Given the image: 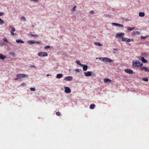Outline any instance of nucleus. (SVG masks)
<instances>
[{"instance_id": "nucleus-19", "label": "nucleus", "mask_w": 149, "mask_h": 149, "mask_svg": "<svg viewBox=\"0 0 149 149\" xmlns=\"http://www.w3.org/2000/svg\"><path fill=\"white\" fill-rule=\"evenodd\" d=\"M63 76V74H57L56 75V78L58 79L60 78Z\"/></svg>"}, {"instance_id": "nucleus-39", "label": "nucleus", "mask_w": 149, "mask_h": 149, "mask_svg": "<svg viewBox=\"0 0 149 149\" xmlns=\"http://www.w3.org/2000/svg\"><path fill=\"white\" fill-rule=\"evenodd\" d=\"M146 37H147V36L146 37H144V36H141V38L142 39H145Z\"/></svg>"}, {"instance_id": "nucleus-14", "label": "nucleus", "mask_w": 149, "mask_h": 149, "mask_svg": "<svg viewBox=\"0 0 149 149\" xmlns=\"http://www.w3.org/2000/svg\"><path fill=\"white\" fill-rule=\"evenodd\" d=\"M16 41L17 43H24V41L21 39L19 40H16Z\"/></svg>"}, {"instance_id": "nucleus-47", "label": "nucleus", "mask_w": 149, "mask_h": 149, "mask_svg": "<svg viewBox=\"0 0 149 149\" xmlns=\"http://www.w3.org/2000/svg\"><path fill=\"white\" fill-rule=\"evenodd\" d=\"M94 76V77H96V74L95 73H94L93 74H92Z\"/></svg>"}, {"instance_id": "nucleus-32", "label": "nucleus", "mask_w": 149, "mask_h": 149, "mask_svg": "<svg viewBox=\"0 0 149 149\" xmlns=\"http://www.w3.org/2000/svg\"><path fill=\"white\" fill-rule=\"evenodd\" d=\"M112 24L113 25H114L116 26H118V23H112Z\"/></svg>"}, {"instance_id": "nucleus-52", "label": "nucleus", "mask_w": 149, "mask_h": 149, "mask_svg": "<svg viewBox=\"0 0 149 149\" xmlns=\"http://www.w3.org/2000/svg\"><path fill=\"white\" fill-rule=\"evenodd\" d=\"M148 22H149V20H148Z\"/></svg>"}, {"instance_id": "nucleus-3", "label": "nucleus", "mask_w": 149, "mask_h": 149, "mask_svg": "<svg viewBox=\"0 0 149 149\" xmlns=\"http://www.w3.org/2000/svg\"><path fill=\"white\" fill-rule=\"evenodd\" d=\"M16 77H18L19 79H20L25 77H28V76L25 74H18L16 75Z\"/></svg>"}, {"instance_id": "nucleus-24", "label": "nucleus", "mask_w": 149, "mask_h": 149, "mask_svg": "<svg viewBox=\"0 0 149 149\" xmlns=\"http://www.w3.org/2000/svg\"><path fill=\"white\" fill-rule=\"evenodd\" d=\"M127 38L123 37L122 39L123 41H127Z\"/></svg>"}, {"instance_id": "nucleus-28", "label": "nucleus", "mask_w": 149, "mask_h": 149, "mask_svg": "<svg viewBox=\"0 0 149 149\" xmlns=\"http://www.w3.org/2000/svg\"><path fill=\"white\" fill-rule=\"evenodd\" d=\"M141 56H148V54L146 53H143L141 54Z\"/></svg>"}, {"instance_id": "nucleus-43", "label": "nucleus", "mask_w": 149, "mask_h": 149, "mask_svg": "<svg viewBox=\"0 0 149 149\" xmlns=\"http://www.w3.org/2000/svg\"><path fill=\"white\" fill-rule=\"evenodd\" d=\"M41 43L40 41H36V43H37L38 44H39Z\"/></svg>"}, {"instance_id": "nucleus-33", "label": "nucleus", "mask_w": 149, "mask_h": 149, "mask_svg": "<svg viewBox=\"0 0 149 149\" xmlns=\"http://www.w3.org/2000/svg\"><path fill=\"white\" fill-rule=\"evenodd\" d=\"M30 90L32 91H35V88H30Z\"/></svg>"}, {"instance_id": "nucleus-7", "label": "nucleus", "mask_w": 149, "mask_h": 149, "mask_svg": "<svg viewBox=\"0 0 149 149\" xmlns=\"http://www.w3.org/2000/svg\"><path fill=\"white\" fill-rule=\"evenodd\" d=\"M65 89V92L66 93H69L71 92V91L70 88L68 87H64Z\"/></svg>"}, {"instance_id": "nucleus-25", "label": "nucleus", "mask_w": 149, "mask_h": 149, "mask_svg": "<svg viewBox=\"0 0 149 149\" xmlns=\"http://www.w3.org/2000/svg\"><path fill=\"white\" fill-rule=\"evenodd\" d=\"M134 41V40L133 39H128L127 38V42H130V41Z\"/></svg>"}, {"instance_id": "nucleus-34", "label": "nucleus", "mask_w": 149, "mask_h": 149, "mask_svg": "<svg viewBox=\"0 0 149 149\" xmlns=\"http://www.w3.org/2000/svg\"><path fill=\"white\" fill-rule=\"evenodd\" d=\"M21 20H23L24 21H26V19L24 17H22L21 18Z\"/></svg>"}, {"instance_id": "nucleus-6", "label": "nucleus", "mask_w": 149, "mask_h": 149, "mask_svg": "<svg viewBox=\"0 0 149 149\" xmlns=\"http://www.w3.org/2000/svg\"><path fill=\"white\" fill-rule=\"evenodd\" d=\"M140 70L141 71L144 70L146 72H149V68L145 67H142L140 68Z\"/></svg>"}, {"instance_id": "nucleus-9", "label": "nucleus", "mask_w": 149, "mask_h": 149, "mask_svg": "<svg viewBox=\"0 0 149 149\" xmlns=\"http://www.w3.org/2000/svg\"><path fill=\"white\" fill-rule=\"evenodd\" d=\"M125 71L126 73L130 74L133 73V71L130 69H126L125 70Z\"/></svg>"}, {"instance_id": "nucleus-23", "label": "nucleus", "mask_w": 149, "mask_h": 149, "mask_svg": "<svg viewBox=\"0 0 149 149\" xmlns=\"http://www.w3.org/2000/svg\"><path fill=\"white\" fill-rule=\"evenodd\" d=\"M76 63L77 64H78L79 65H80L81 66V65H82V64H81V63H80V61H79V60H77V61H76Z\"/></svg>"}, {"instance_id": "nucleus-5", "label": "nucleus", "mask_w": 149, "mask_h": 149, "mask_svg": "<svg viewBox=\"0 0 149 149\" xmlns=\"http://www.w3.org/2000/svg\"><path fill=\"white\" fill-rule=\"evenodd\" d=\"M38 55L40 56H48V54L47 53L45 52H39L38 53Z\"/></svg>"}, {"instance_id": "nucleus-27", "label": "nucleus", "mask_w": 149, "mask_h": 149, "mask_svg": "<svg viewBox=\"0 0 149 149\" xmlns=\"http://www.w3.org/2000/svg\"><path fill=\"white\" fill-rule=\"evenodd\" d=\"M77 6H74L73 8L71 10L72 11H74L75 10Z\"/></svg>"}, {"instance_id": "nucleus-31", "label": "nucleus", "mask_w": 149, "mask_h": 149, "mask_svg": "<svg viewBox=\"0 0 149 149\" xmlns=\"http://www.w3.org/2000/svg\"><path fill=\"white\" fill-rule=\"evenodd\" d=\"M81 71V70L79 69H76L75 70V71L77 72H79Z\"/></svg>"}, {"instance_id": "nucleus-1", "label": "nucleus", "mask_w": 149, "mask_h": 149, "mask_svg": "<svg viewBox=\"0 0 149 149\" xmlns=\"http://www.w3.org/2000/svg\"><path fill=\"white\" fill-rule=\"evenodd\" d=\"M132 65L133 66L137 67H139L143 66V64L142 63H140L138 61H136L134 60L132 61Z\"/></svg>"}, {"instance_id": "nucleus-41", "label": "nucleus", "mask_w": 149, "mask_h": 149, "mask_svg": "<svg viewBox=\"0 0 149 149\" xmlns=\"http://www.w3.org/2000/svg\"><path fill=\"white\" fill-rule=\"evenodd\" d=\"M4 13L3 12H0V16H2L3 15Z\"/></svg>"}, {"instance_id": "nucleus-44", "label": "nucleus", "mask_w": 149, "mask_h": 149, "mask_svg": "<svg viewBox=\"0 0 149 149\" xmlns=\"http://www.w3.org/2000/svg\"><path fill=\"white\" fill-rule=\"evenodd\" d=\"M31 1L34 2H38V0H31Z\"/></svg>"}, {"instance_id": "nucleus-50", "label": "nucleus", "mask_w": 149, "mask_h": 149, "mask_svg": "<svg viewBox=\"0 0 149 149\" xmlns=\"http://www.w3.org/2000/svg\"><path fill=\"white\" fill-rule=\"evenodd\" d=\"M49 75H49V74H47V76H49Z\"/></svg>"}, {"instance_id": "nucleus-40", "label": "nucleus", "mask_w": 149, "mask_h": 149, "mask_svg": "<svg viewBox=\"0 0 149 149\" xmlns=\"http://www.w3.org/2000/svg\"><path fill=\"white\" fill-rule=\"evenodd\" d=\"M31 35L33 37H35V36L37 37L38 36L36 34L34 35V34H31Z\"/></svg>"}, {"instance_id": "nucleus-35", "label": "nucleus", "mask_w": 149, "mask_h": 149, "mask_svg": "<svg viewBox=\"0 0 149 149\" xmlns=\"http://www.w3.org/2000/svg\"><path fill=\"white\" fill-rule=\"evenodd\" d=\"M139 32L137 31H135L133 33V34H139Z\"/></svg>"}, {"instance_id": "nucleus-16", "label": "nucleus", "mask_w": 149, "mask_h": 149, "mask_svg": "<svg viewBox=\"0 0 149 149\" xmlns=\"http://www.w3.org/2000/svg\"><path fill=\"white\" fill-rule=\"evenodd\" d=\"M111 80L108 78H105L104 79V81L105 83H108V82H111Z\"/></svg>"}, {"instance_id": "nucleus-46", "label": "nucleus", "mask_w": 149, "mask_h": 149, "mask_svg": "<svg viewBox=\"0 0 149 149\" xmlns=\"http://www.w3.org/2000/svg\"><path fill=\"white\" fill-rule=\"evenodd\" d=\"M10 54H12V55H14V52H10Z\"/></svg>"}, {"instance_id": "nucleus-17", "label": "nucleus", "mask_w": 149, "mask_h": 149, "mask_svg": "<svg viewBox=\"0 0 149 149\" xmlns=\"http://www.w3.org/2000/svg\"><path fill=\"white\" fill-rule=\"evenodd\" d=\"M145 15V13L143 12H140L139 13V16L140 17H144Z\"/></svg>"}, {"instance_id": "nucleus-42", "label": "nucleus", "mask_w": 149, "mask_h": 149, "mask_svg": "<svg viewBox=\"0 0 149 149\" xmlns=\"http://www.w3.org/2000/svg\"><path fill=\"white\" fill-rule=\"evenodd\" d=\"M90 13L92 14H93L94 13V11L93 10H91L90 12Z\"/></svg>"}, {"instance_id": "nucleus-11", "label": "nucleus", "mask_w": 149, "mask_h": 149, "mask_svg": "<svg viewBox=\"0 0 149 149\" xmlns=\"http://www.w3.org/2000/svg\"><path fill=\"white\" fill-rule=\"evenodd\" d=\"M124 33H117L116 35V37L119 38L120 37L123 36H124Z\"/></svg>"}, {"instance_id": "nucleus-26", "label": "nucleus", "mask_w": 149, "mask_h": 149, "mask_svg": "<svg viewBox=\"0 0 149 149\" xmlns=\"http://www.w3.org/2000/svg\"><path fill=\"white\" fill-rule=\"evenodd\" d=\"M4 23V21L0 18V24H3Z\"/></svg>"}, {"instance_id": "nucleus-45", "label": "nucleus", "mask_w": 149, "mask_h": 149, "mask_svg": "<svg viewBox=\"0 0 149 149\" xmlns=\"http://www.w3.org/2000/svg\"><path fill=\"white\" fill-rule=\"evenodd\" d=\"M26 85V84L24 83H23L22 84V86H25Z\"/></svg>"}, {"instance_id": "nucleus-12", "label": "nucleus", "mask_w": 149, "mask_h": 149, "mask_svg": "<svg viewBox=\"0 0 149 149\" xmlns=\"http://www.w3.org/2000/svg\"><path fill=\"white\" fill-rule=\"evenodd\" d=\"M139 59L141 60V61L144 63H147L148 62L147 61H146L143 57H141Z\"/></svg>"}, {"instance_id": "nucleus-10", "label": "nucleus", "mask_w": 149, "mask_h": 149, "mask_svg": "<svg viewBox=\"0 0 149 149\" xmlns=\"http://www.w3.org/2000/svg\"><path fill=\"white\" fill-rule=\"evenodd\" d=\"M72 77L71 76H68L67 77H66L65 78V80L67 81H70L72 80Z\"/></svg>"}, {"instance_id": "nucleus-4", "label": "nucleus", "mask_w": 149, "mask_h": 149, "mask_svg": "<svg viewBox=\"0 0 149 149\" xmlns=\"http://www.w3.org/2000/svg\"><path fill=\"white\" fill-rule=\"evenodd\" d=\"M10 28H11V30L10 31V33L12 36H16L17 35V34L16 33H14V32L15 31V28L13 27V26H10Z\"/></svg>"}, {"instance_id": "nucleus-22", "label": "nucleus", "mask_w": 149, "mask_h": 149, "mask_svg": "<svg viewBox=\"0 0 149 149\" xmlns=\"http://www.w3.org/2000/svg\"><path fill=\"white\" fill-rule=\"evenodd\" d=\"M127 29L129 31H132V30H133L134 29V27H127Z\"/></svg>"}, {"instance_id": "nucleus-2", "label": "nucleus", "mask_w": 149, "mask_h": 149, "mask_svg": "<svg viewBox=\"0 0 149 149\" xmlns=\"http://www.w3.org/2000/svg\"><path fill=\"white\" fill-rule=\"evenodd\" d=\"M103 62H108L109 63H111L113 62V61L110 58H99Z\"/></svg>"}, {"instance_id": "nucleus-51", "label": "nucleus", "mask_w": 149, "mask_h": 149, "mask_svg": "<svg viewBox=\"0 0 149 149\" xmlns=\"http://www.w3.org/2000/svg\"><path fill=\"white\" fill-rule=\"evenodd\" d=\"M106 17H107V15H106Z\"/></svg>"}, {"instance_id": "nucleus-49", "label": "nucleus", "mask_w": 149, "mask_h": 149, "mask_svg": "<svg viewBox=\"0 0 149 149\" xmlns=\"http://www.w3.org/2000/svg\"><path fill=\"white\" fill-rule=\"evenodd\" d=\"M31 67H33V68L35 67V66H33V65H31Z\"/></svg>"}, {"instance_id": "nucleus-15", "label": "nucleus", "mask_w": 149, "mask_h": 149, "mask_svg": "<svg viewBox=\"0 0 149 149\" xmlns=\"http://www.w3.org/2000/svg\"><path fill=\"white\" fill-rule=\"evenodd\" d=\"M6 56L2 54H0V58L2 60H3L6 58Z\"/></svg>"}, {"instance_id": "nucleus-13", "label": "nucleus", "mask_w": 149, "mask_h": 149, "mask_svg": "<svg viewBox=\"0 0 149 149\" xmlns=\"http://www.w3.org/2000/svg\"><path fill=\"white\" fill-rule=\"evenodd\" d=\"M81 66L83 67V69L84 71H86L87 70L88 67L86 65L82 64Z\"/></svg>"}, {"instance_id": "nucleus-8", "label": "nucleus", "mask_w": 149, "mask_h": 149, "mask_svg": "<svg viewBox=\"0 0 149 149\" xmlns=\"http://www.w3.org/2000/svg\"><path fill=\"white\" fill-rule=\"evenodd\" d=\"M93 72H92L88 71L84 72V74L85 75L86 77L90 76L91 75V74L93 73Z\"/></svg>"}, {"instance_id": "nucleus-30", "label": "nucleus", "mask_w": 149, "mask_h": 149, "mask_svg": "<svg viewBox=\"0 0 149 149\" xmlns=\"http://www.w3.org/2000/svg\"><path fill=\"white\" fill-rule=\"evenodd\" d=\"M56 113L57 116H60L61 115V113L59 111L56 112Z\"/></svg>"}, {"instance_id": "nucleus-21", "label": "nucleus", "mask_w": 149, "mask_h": 149, "mask_svg": "<svg viewBox=\"0 0 149 149\" xmlns=\"http://www.w3.org/2000/svg\"><path fill=\"white\" fill-rule=\"evenodd\" d=\"M95 105L94 104H91L90 105V109H93L94 108Z\"/></svg>"}, {"instance_id": "nucleus-29", "label": "nucleus", "mask_w": 149, "mask_h": 149, "mask_svg": "<svg viewBox=\"0 0 149 149\" xmlns=\"http://www.w3.org/2000/svg\"><path fill=\"white\" fill-rule=\"evenodd\" d=\"M142 79L143 80H144V81H148V79L147 78V77H145V78H142Z\"/></svg>"}, {"instance_id": "nucleus-36", "label": "nucleus", "mask_w": 149, "mask_h": 149, "mask_svg": "<svg viewBox=\"0 0 149 149\" xmlns=\"http://www.w3.org/2000/svg\"><path fill=\"white\" fill-rule=\"evenodd\" d=\"M50 47V46H47L45 47V49H47L49 48Z\"/></svg>"}, {"instance_id": "nucleus-48", "label": "nucleus", "mask_w": 149, "mask_h": 149, "mask_svg": "<svg viewBox=\"0 0 149 149\" xmlns=\"http://www.w3.org/2000/svg\"><path fill=\"white\" fill-rule=\"evenodd\" d=\"M18 79H19V78H18V77H17V78H15V80H17Z\"/></svg>"}, {"instance_id": "nucleus-38", "label": "nucleus", "mask_w": 149, "mask_h": 149, "mask_svg": "<svg viewBox=\"0 0 149 149\" xmlns=\"http://www.w3.org/2000/svg\"><path fill=\"white\" fill-rule=\"evenodd\" d=\"M118 26L121 27H123V25L121 24H118Z\"/></svg>"}, {"instance_id": "nucleus-18", "label": "nucleus", "mask_w": 149, "mask_h": 149, "mask_svg": "<svg viewBox=\"0 0 149 149\" xmlns=\"http://www.w3.org/2000/svg\"><path fill=\"white\" fill-rule=\"evenodd\" d=\"M94 43L95 45L97 46H101L102 45L99 42H95Z\"/></svg>"}, {"instance_id": "nucleus-20", "label": "nucleus", "mask_w": 149, "mask_h": 149, "mask_svg": "<svg viewBox=\"0 0 149 149\" xmlns=\"http://www.w3.org/2000/svg\"><path fill=\"white\" fill-rule=\"evenodd\" d=\"M28 42L29 44H35L36 43V41L35 40H29Z\"/></svg>"}, {"instance_id": "nucleus-37", "label": "nucleus", "mask_w": 149, "mask_h": 149, "mask_svg": "<svg viewBox=\"0 0 149 149\" xmlns=\"http://www.w3.org/2000/svg\"><path fill=\"white\" fill-rule=\"evenodd\" d=\"M3 40L4 41H5V42H8V40H7V39L6 38H4L3 39Z\"/></svg>"}]
</instances>
